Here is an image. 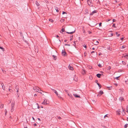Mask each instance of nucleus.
<instances>
[{
    "instance_id": "obj_1",
    "label": "nucleus",
    "mask_w": 128,
    "mask_h": 128,
    "mask_svg": "<svg viewBox=\"0 0 128 128\" xmlns=\"http://www.w3.org/2000/svg\"><path fill=\"white\" fill-rule=\"evenodd\" d=\"M33 89L35 90L36 91L38 92V91H39L40 90V88H39L38 87L34 86V87L33 88Z\"/></svg>"
},
{
    "instance_id": "obj_2",
    "label": "nucleus",
    "mask_w": 128,
    "mask_h": 128,
    "mask_svg": "<svg viewBox=\"0 0 128 128\" xmlns=\"http://www.w3.org/2000/svg\"><path fill=\"white\" fill-rule=\"evenodd\" d=\"M88 4L91 6H92L93 4L92 3V1L91 0H88L87 1Z\"/></svg>"
},
{
    "instance_id": "obj_3",
    "label": "nucleus",
    "mask_w": 128,
    "mask_h": 128,
    "mask_svg": "<svg viewBox=\"0 0 128 128\" xmlns=\"http://www.w3.org/2000/svg\"><path fill=\"white\" fill-rule=\"evenodd\" d=\"M51 90H52L53 91H54V92L56 94L57 96H58V97H59V96L60 95L59 94H58V93L55 90L52 89V88H51Z\"/></svg>"
},
{
    "instance_id": "obj_4",
    "label": "nucleus",
    "mask_w": 128,
    "mask_h": 128,
    "mask_svg": "<svg viewBox=\"0 0 128 128\" xmlns=\"http://www.w3.org/2000/svg\"><path fill=\"white\" fill-rule=\"evenodd\" d=\"M98 96H100L103 93V91L101 90L98 93Z\"/></svg>"
},
{
    "instance_id": "obj_5",
    "label": "nucleus",
    "mask_w": 128,
    "mask_h": 128,
    "mask_svg": "<svg viewBox=\"0 0 128 128\" xmlns=\"http://www.w3.org/2000/svg\"><path fill=\"white\" fill-rule=\"evenodd\" d=\"M62 55L64 56H65L66 54V52L64 50L63 51V50H62Z\"/></svg>"
},
{
    "instance_id": "obj_6",
    "label": "nucleus",
    "mask_w": 128,
    "mask_h": 128,
    "mask_svg": "<svg viewBox=\"0 0 128 128\" xmlns=\"http://www.w3.org/2000/svg\"><path fill=\"white\" fill-rule=\"evenodd\" d=\"M67 93L68 95L70 97V98L72 99L73 100L74 98L72 95L70 94H69L68 93V92Z\"/></svg>"
},
{
    "instance_id": "obj_7",
    "label": "nucleus",
    "mask_w": 128,
    "mask_h": 128,
    "mask_svg": "<svg viewBox=\"0 0 128 128\" xmlns=\"http://www.w3.org/2000/svg\"><path fill=\"white\" fill-rule=\"evenodd\" d=\"M97 11L96 10H94V11H92L91 13L90 14V15H92L96 13L97 12Z\"/></svg>"
},
{
    "instance_id": "obj_8",
    "label": "nucleus",
    "mask_w": 128,
    "mask_h": 128,
    "mask_svg": "<svg viewBox=\"0 0 128 128\" xmlns=\"http://www.w3.org/2000/svg\"><path fill=\"white\" fill-rule=\"evenodd\" d=\"M1 85L2 86V88L3 89V90H5V87L4 86V85L3 84V83H1Z\"/></svg>"
},
{
    "instance_id": "obj_9",
    "label": "nucleus",
    "mask_w": 128,
    "mask_h": 128,
    "mask_svg": "<svg viewBox=\"0 0 128 128\" xmlns=\"http://www.w3.org/2000/svg\"><path fill=\"white\" fill-rule=\"evenodd\" d=\"M14 104H12V106H11V110L12 112V111L14 110H13V109L14 108Z\"/></svg>"
},
{
    "instance_id": "obj_10",
    "label": "nucleus",
    "mask_w": 128,
    "mask_h": 128,
    "mask_svg": "<svg viewBox=\"0 0 128 128\" xmlns=\"http://www.w3.org/2000/svg\"><path fill=\"white\" fill-rule=\"evenodd\" d=\"M117 114L118 115H120V110H118L117 111Z\"/></svg>"
},
{
    "instance_id": "obj_11",
    "label": "nucleus",
    "mask_w": 128,
    "mask_h": 128,
    "mask_svg": "<svg viewBox=\"0 0 128 128\" xmlns=\"http://www.w3.org/2000/svg\"><path fill=\"white\" fill-rule=\"evenodd\" d=\"M68 68L70 70H73V68L71 66H70V65H69Z\"/></svg>"
},
{
    "instance_id": "obj_12",
    "label": "nucleus",
    "mask_w": 128,
    "mask_h": 128,
    "mask_svg": "<svg viewBox=\"0 0 128 128\" xmlns=\"http://www.w3.org/2000/svg\"><path fill=\"white\" fill-rule=\"evenodd\" d=\"M73 95L76 98H80V96L76 94H74Z\"/></svg>"
},
{
    "instance_id": "obj_13",
    "label": "nucleus",
    "mask_w": 128,
    "mask_h": 128,
    "mask_svg": "<svg viewBox=\"0 0 128 128\" xmlns=\"http://www.w3.org/2000/svg\"><path fill=\"white\" fill-rule=\"evenodd\" d=\"M101 75L100 74H96V76L98 78H100V76H101Z\"/></svg>"
},
{
    "instance_id": "obj_14",
    "label": "nucleus",
    "mask_w": 128,
    "mask_h": 128,
    "mask_svg": "<svg viewBox=\"0 0 128 128\" xmlns=\"http://www.w3.org/2000/svg\"><path fill=\"white\" fill-rule=\"evenodd\" d=\"M42 104H48L46 103V100L45 101V100H44V101L42 103Z\"/></svg>"
},
{
    "instance_id": "obj_15",
    "label": "nucleus",
    "mask_w": 128,
    "mask_h": 128,
    "mask_svg": "<svg viewBox=\"0 0 128 128\" xmlns=\"http://www.w3.org/2000/svg\"><path fill=\"white\" fill-rule=\"evenodd\" d=\"M75 32V30H74V31H73L72 32H66V33L68 34H72L74 32Z\"/></svg>"
},
{
    "instance_id": "obj_16",
    "label": "nucleus",
    "mask_w": 128,
    "mask_h": 128,
    "mask_svg": "<svg viewBox=\"0 0 128 128\" xmlns=\"http://www.w3.org/2000/svg\"><path fill=\"white\" fill-rule=\"evenodd\" d=\"M122 114L123 115H124L125 114V112L124 110H123L122 111Z\"/></svg>"
},
{
    "instance_id": "obj_17",
    "label": "nucleus",
    "mask_w": 128,
    "mask_h": 128,
    "mask_svg": "<svg viewBox=\"0 0 128 128\" xmlns=\"http://www.w3.org/2000/svg\"><path fill=\"white\" fill-rule=\"evenodd\" d=\"M86 71L84 70H83V71L82 72V74H84L86 73Z\"/></svg>"
},
{
    "instance_id": "obj_18",
    "label": "nucleus",
    "mask_w": 128,
    "mask_h": 128,
    "mask_svg": "<svg viewBox=\"0 0 128 128\" xmlns=\"http://www.w3.org/2000/svg\"><path fill=\"white\" fill-rule=\"evenodd\" d=\"M108 90H110L112 89V86H111L110 87H108Z\"/></svg>"
},
{
    "instance_id": "obj_19",
    "label": "nucleus",
    "mask_w": 128,
    "mask_h": 128,
    "mask_svg": "<svg viewBox=\"0 0 128 128\" xmlns=\"http://www.w3.org/2000/svg\"><path fill=\"white\" fill-rule=\"evenodd\" d=\"M74 80L76 81H78V79L76 78V77L75 76L74 78Z\"/></svg>"
},
{
    "instance_id": "obj_20",
    "label": "nucleus",
    "mask_w": 128,
    "mask_h": 128,
    "mask_svg": "<svg viewBox=\"0 0 128 128\" xmlns=\"http://www.w3.org/2000/svg\"><path fill=\"white\" fill-rule=\"evenodd\" d=\"M36 4L37 6H38L40 5L39 3L37 1L36 2Z\"/></svg>"
},
{
    "instance_id": "obj_21",
    "label": "nucleus",
    "mask_w": 128,
    "mask_h": 128,
    "mask_svg": "<svg viewBox=\"0 0 128 128\" xmlns=\"http://www.w3.org/2000/svg\"><path fill=\"white\" fill-rule=\"evenodd\" d=\"M4 108V104H1L0 106V108Z\"/></svg>"
},
{
    "instance_id": "obj_22",
    "label": "nucleus",
    "mask_w": 128,
    "mask_h": 128,
    "mask_svg": "<svg viewBox=\"0 0 128 128\" xmlns=\"http://www.w3.org/2000/svg\"><path fill=\"white\" fill-rule=\"evenodd\" d=\"M9 86V88L8 89V90L10 92H11V91H12V90H11L10 86Z\"/></svg>"
},
{
    "instance_id": "obj_23",
    "label": "nucleus",
    "mask_w": 128,
    "mask_h": 128,
    "mask_svg": "<svg viewBox=\"0 0 128 128\" xmlns=\"http://www.w3.org/2000/svg\"><path fill=\"white\" fill-rule=\"evenodd\" d=\"M97 84L98 85V86L99 87V88H101V85H100L98 83H97Z\"/></svg>"
},
{
    "instance_id": "obj_24",
    "label": "nucleus",
    "mask_w": 128,
    "mask_h": 128,
    "mask_svg": "<svg viewBox=\"0 0 128 128\" xmlns=\"http://www.w3.org/2000/svg\"><path fill=\"white\" fill-rule=\"evenodd\" d=\"M124 99V98L122 97H121L120 98L119 100H122Z\"/></svg>"
},
{
    "instance_id": "obj_25",
    "label": "nucleus",
    "mask_w": 128,
    "mask_h": 128,
    "mask_svg": "<svg viewBox=\"0 0 128 128\" xmlns=\"http://www.w3.org/2000/svg\"><path fill=\"white\" fill-rule=\"evenodd\" d=\"M128 124H125L124 126V128H126L128 126Z\"/></svg>"
},
{
    "instance_id": "obj_26",
    "label": "nucleus",
    "mask_w": 128,
    "mask_h": 128,
    "mask_svg": "<svg viewBox=\"0 0 128 128\" xmlns=\"http://www.w3.org/2000/svg\"><path fill=\"white\" fill-rule=\"evenodd\" d=\"M99 43V42H98V41H96V42H95V43L94 44V45H97Z\"/></svg>"
},
{
    "instance_id": "obj_27",
    "label": "nucleus",
    "mask_w": 128,
    "mask_h": 128,
    "mask_svg": "<svg viewBox=\"0 0 128 128\" xmlns=\"http://www.w3.org/2000/svg\"><path fill=\"white\" fill-rule=\"evenodd\" d=\"M115 34L118 36H119L120 35V34H118L117 32H116Z\"/></svg>"
},
{
    "instance_id": "obj_28",
    "label": "nucleus",
    "mask_w": 128,
    "mask_h": 128,
    "mask_svg": "<svg viewBox=\"0 0 128 128\" xmlns=\"http://www.w3.org/2000/svg\"><path fill=\"white\" fill-rule=\"evenodd\" d=\"M98 66L100 67H102V65L100 64H98Z\"/></svg>"
},
{
    "instance_id": "obj_29",
    "label": "nucleus",
    "mask_w": 128,
    "mask_h": 128,
    "mask_svg": "<svg viewBox=\"0 0 128 128\" xmlns=\"http://www.w3.org/2000/svg\"><path fill=\"white\" fill-rule=\"evenodd\" d=\"M36 104V106H38V109H39L40 108V107L38 106V104Z\"/></svg>"
},
{
    "instance_id": "obj_30",
    "label": "nucleus",
    "mask_w": 128,
    "mask_h": 128,
    "mask_svg": "<svg viewBox=\"0 0 128 128\" xmlns=\"http://www.w3.org/2000/svg\"><path fill=\"white\" fill-rule=\"evenodd\" d=\"M49 20L50 21L52 22H54V20L52 19H50Z\"/></svg>"
},
{
    "instance_id": "obj_31",
    "label": "nucleus",
    "mask_w": 128,
    "mask_h": 128,
    "mask_svg": "<svg viewBox=\"0 0 128 128\" xmlns=\"http://www.w3.org/2000/svg\"><path fill=\"white\" fill-rule=\"evenodd\" d=\"M5 115L6 116V114L7 113V110L6 109L5 110Z\"/></svg>"
},
{
    "instance_id": "obj_32",
    "label": "nucleus",
    "mask_w": 128,
    "mask_h": 128,
    "mask_svg": "<svg viewBox=\"0 0 128 128\" xmlns=\"http://www.w3.org/2000/svg\"><path fill=\"white\" fill-rule=\"evenodd\" d=\"M52 56L54 58V59H55V60H56V56L54 55H53Z\"/></svg>"
},
{
    "instance_id": "obj_33",
    "label": "nucleus",
    "mask_w": 128,
    "mask_h": 128,
    "mask_svg": "<svg viewBox=\"0 0 128 128\" xmlns=\"http://www.w3.org/2000/svg\"><path fill=\"white\" fill-rule=\"evenodd\" d=\"M0 48L3 51H4V48L0 46Z\"/></svg>"
},
{
    "instance_id": "obj_34",
    "label": "nucleus",
    "mask_w": 128,
    "mask_h": 128,
    "mask_svg": "<svg viewBox=\"0 0 128 128\" xmlns=\"http://www.w3.org/2000/svg\"><path fill=\"white\" fill-rule=\"evenodd\" d=\"M112 26V27H114L116 28V27L115 26V24H113Z\"/></svg>"
},
{
    "instance_id": "obj_35",
    "label": "nucleus",
    "mask_w": 128,
    "mask_h": 128,
    "mask_svg": "<svg viewBox=\"0 0 128 128\" xmlns=\"http://www.w3.org/2000/svg\"><path fill=\"white\" fill-rule=\"evenodd\" d=\"M61 30L62 31V32H63L64 31V28H62V29Z\"/></svg>"
},
{
    "instance_id": "obj_36",
    "label": "nucleus",
    "mask_w": 128,
    "mask_h": 128,
    "mask_svg": "<svg viewBox=\"0 0 128 128\" xmlns=\"http://www.w3.org/2000/svg\"><path fill=\"white\" fill-rule=\"evenodd\" d=\"M111 68L110 66H109L108 67V70H110Z\"/></svg>"
},
{
    "instance_id": "obj_37",
    "label": "nucleus",
    "mask_w": 128,
    "mask_h": 128,
    "mask_svg": "<svg viewBox=\"0 0 128 128\" xmlns=\"http://www.w3.org/2000/svg\"><path fill=\"white\" fill-rule=\"evenodd\" d=\"M85 12H86V13H88V10H87V9L86 10H85Z\"/></svg>"
},
{
    "instance_id": "obj_38",
    "label": "nucleus",
    "mask_w": 128,
    "mask_h": 128,
    "mask_svg": "<svg viewBox=\"0 0 128 128\" xmlns=\"http://www.w3.org/2000/svg\"><path fill=\"white\" fill-rule=\"evenodd\" d=\"M55 10H56L57 12H59V10H58V9H56V8L55 9Z\"/></svg>"
},
{
    "instance_id": "obj_39",
    "label": "nucleus",
    "mask_w": 128,
    "mask_h": 128,
    "mask_svg": "<svg viewBox=\"0 0 128 128\" xmlns=\"http://www.w3.org/2000/svg\"><path fill=\"white\" fill-rule=\"evenodd\" d=\"M124 56L126 58V56H128V54L127 55L126 54L124 55Z\"/></svg>"
},
{
    "instance_id": "obj_40",
    "label": "nucleus",
    "mask_w": 128,
    "mask_h": 128,
    "mask_svg": "<svg viewBox=\"0 0 128 128\" xmlns=\"http://www.w3.org/2000/svg\"><path fill=\"white\" fill-rule=\"evenodd\" d=\"M126 47V46H123L122 47V48H124Z\"/></svg>"
},
{
    "instance_id": "obj_41",
    "label": "nucleus",
    "mask_w": 128,
    "mask_h": 128,
    "mask_svg": "<svg viewBox=\"0 0 128 128\" xmlns=\"http://www.w3.org/2000/svg\"><path fill=\"white\" fill-rule=\"evenodd\" d=\"M106 117H108V114H106V115L104 116V118H105Z\"/></svg>"
},
{
    "instance_id": "obj_42",
    "label": "nucleus",
    "mask_w": 128,
    "mask_h": 128,
    "mask_svg": "<svg viewBox=\"0 0 128 128\" xmlns=\"http://www.w3.org/2000/svg\"><path fill=\"white\" fill-rule=\"evenodd\" d=\"M18 86H16V87H15V88L16 89V90H17L18 89Z\"/></svg>"
},
{
    "instance_id": "obj_43",
    "label": "nucleus",
    "mask_w": 128,
    "mask_h": 128,
    "mask_svg": "<svg viewBox=\"0 0 128 128\" xmlns=\"http://www.w3.org/2000/svg\"><path fill=\"white\" fill-rule=\"evenodd\" d=\"M102 24V23L101 22H100V23H99V26H101Z\"/></svg>"
},
{
    "instance_id": "obj_44",
    "label": "nucleus",
    "mask_w": 128,
    "mask_h": 128,
    "mask_svg": "<svg viewBox=\"0 0 128 128\" xmlns=\"http://www.w3.org/2000/svg\"><path fill=\"white\" fill-rule=\"evenodd\" d=\"M76 45V44L75 42L74 41V44H73V45L75 46Z\"/></svg>"
},
{
    "instance_id": "obj_45",
    "label": "nucleus",
    "mask_w": 128,
    "mask_h": 128,
    "mask_svg": "<svg viewBox=\"0 0 128 128\" xmlns=\"http://www.w3.org/2000/svg\"><path fill=\"white\" fill-rule=\"evenodd\" d=\"M120 76H118V77H116L115 78L116 79H117V80H118V78L120 77Z\"/></svg>"
},
{
    "instance_id": "obj_46",
    "label": "nucleus",
    "mask_w": 128,
    "mask_h": 128,
    "mask_svg": "<svg viewBox=\"0 0 128 128\" xmlns=\"http://www.w3.org/2000/svg\"><path fill=\"white\" fill-rule=\"evenodd\" d=\"M65 46H70V44H66L65 45Z\"/></svg>"
},
{
    "instance_id": "obj_47",
    "label": "nucleus",
    "mask_w": 128,
    "mask_h": 128,
    "mask_svg": "<svg viewBox=\"0 0 128 128\" xmlns=\"http://www.w3.org/2000/svg\"><path fill=\"white\" fill-rule=\"evenodd\" d=\"M58 118L59 119H61V118L60 116L58 117Z\"/></svg>"
},
{
    "instance_id": "obj_48",
    "label": "nucleus",
    "mask_w": 128,
    "mask_h": 128,
    "mask_svg": "<svg viewBox=\"0 0 128 128\" xmlns=\"http://www.w3.org/2000/svg\"><path fill=\"white\" fill-rule=\"evenodd\" d=\"M83 46L85 48H86V45H83Z\"/></svg>"
},
{
    "instance_id": "obj_49",
    "label": "nucleus",
    "mask_w": 128,
    "mask_h": 128,
    "mask_svg": "<svg viewBox=\"0 0 128 128\" xmlns=\"http://www.w3.org/2000/svg\"><path fill=\"white\" fill-rule=\"evenodd\" d=\"M126 112H128V107L126 108Z\"/></svg>"
},
{
    "instance_id": "obj_50",
    "label": "nucleus",
    "mask_w": 128,
    "mask_h": 128,
    "mask_svg": "<svg viewBox=\"0 0 128 128\" xmlns=\"http://www.w3.org/2000/svg\"><path fill=\"white\" fill-rule=\"evenodd\" d=\"M36 124H34V126H36Z\"/></svg>"
},
{
    "instance_id": "obj_51",
    "label": "nucleus",
    "mask_w": 128,
    "mask_h": 128,
    "mask_svg": "<svg viewBox=\"0 0 128 128\" xmlns=\"http://www.w3.org/2000/svg\"><path fill=\"white\" fill-rule=\"evenodd\" d=\"M66 14V13L65 12H63V11L62 12V14Z\"/></svg>"
},
{
    "instance_id": "obj_52",
    "label": "nucleus",
    "mask_w": 128,
    "mask_h": 128,
    "mask_svg": "<svg viewBox=\"0 0 128 128\" xmlns=\"http://www.w3.org/2000/svg\"><path fill=\"white\" fill-rule=\"evenodd\" d=\"M89 78L90 79V80H91L92 79V77H89Z\"/></svg>"
},
{
    "instance_id": "obj_53",
    "label": "nucleus",
    "mask_w": 128,
    "mask_h": 128,
    "mask_svg": "<svg viewBox=\"0 0 128 128\" xmlns=\"http://www.w3.org/2000/svg\"><path fill=\"white\" fill-rule=\"evenodd\" d=\"M113 22H114L116 21L114 19H113L112 20Z\"/></svg>"
},
{
    "instance_id": "obj_54",
    "label": "nucleus",
    "mask_w": 128,
    "mask_h": 128,
    "mask_svg": "<svg viewBox=\"0 0 128 128\" xmlns=\"http://www.w3.org/2000/svg\"><path fill=\"white\" fill-rule=\"evenodd\" d=\"M122 64H124L125 63L124 62V61H122Z\"/></svg>"
},
{
    "instance_id": "obj_55",
    "label": "nucleus",
    "mask_w": 128,
    "mask_h": 128,
    "mask_svg": "<svg viewBox=\"0 0 128 128\" xmlns=\"http://www.w3.org/2000/svg\"><path fill=\"white\" fill-rule=\"evenodd\" d=\"M64 91L66 92H68V90H66V89H65L64 90Z\"/></svg>"
},
{
    "instance_id": "obj_56",
    "label": "nucleus",
    "mask_w": 128,
    "mask_h": 128,
    "mask_svg": "<svg viewBox=\"0 0 128 128\" xmlns=\"http://www.w3.org/2000/svg\"><path fill=\"white\" fill-rule=\"evenodd\" d=\"M37 96V94H34V96Z\"/></svg>"
},
{
    "instance_id": "obj_57",
    "label": "nucleus",
    "mask_w": 128,
    "mask_h": 128,
    "mask_svg": "<svg viewBox=\"0 0 128 128\" xmlns=\"http://www.w3.org/2000/svg\"><path fill=\"white\" fill-rule=\"evenodd\" d=\"M114 84L116 85V86H118V84Z\"/></svg>"
},
{
    "instance_id": "obj_58",
    "label": "nucleus",
    "mask_w": 128,
    "mask_h": 128,
    "mask_svg": "<svg viewBox=\"0 0 128 128\" xmlns=\"http://www.w3.org/2000/svg\"><path fill=\"white\" fill-rule=\"evenodd\" d=\"M94 52H94V51H92V52H91V54H92V53H94Z\"/></svg>"
},
{
    "instance_id": "obj_59",
    "label": "nucleus",
    "mask_w": 128,
    "mask_h": 128,
    "mask_svg": "<svg viewBox=\"0 0 128 128\" xmlns=\"http://www.w3.org/2000/svg\"><path fill=\"white\" fill-rule=\"evenodd\" d=\"M113 35V34H112V33H111V35L110 36H112Z\"/></svg>"
},
{
    "instance_id": "obj_60",
    "label": "nucleus",
    "mask_w": 128,
    "mask_h": 128,
    "mask_svg": "<svg viewBox=\"0 0 128 128\" xmlns=\"http://www.w3.org/2000/svg\"><path fill=\"white\" fill-rule=\"evenodd\" d=\"M124 38H121V39L122 40H123Z\"/></svg>"
},
{
    "instance_id": "obj_61",
    "label": "nucleus",
    "mask_w": 128,
    "mask_h": 128,
    "mask_svg": "<svg viewBox=\"0 0 128 128\" xmlns=\"http://www.w3.org/2000/svg\"><path fill=\"white\" fill-rule=\"evenodd\" d=\"M126 58L127 59H128V56H126Z\"/></svg>"
},
{
    "instance_id": "obj_62",
    "label": "nucleus",
    "mask_w": 128,
    "mask_h": 128,
    "mask_svg": "<svg viewBox=\"0 0 128 128\" xmlns=\"http://www.w3.org/2000/svg\"><path fill=\"white\" fill-rule=\"evenodd\" d=\"M122 4H121V3H120V4H119V6H121Z\"/></svg>"
},
{
    "instance_id": "obj_63",
    "label": "nucleus",
    "mask_w": 128,
    "mask_h": 128,
    "mask_svg": "<svg viewBox=\"0 0 128 128\" xmlns=\"http://www.w3.org/2000/svg\"><path fill=\"white\" fill-rule=\"evenodd\" d=\"M56 37L57 38H58V37H59V36L58 35H56Z\"/></svg>"
},
{
    "instance_id": "obj_64",
    "label": "nucleus",
    "mask_w": 128,
    "mask_h": 128,
    "mask_svg": "<svg viewBox=\"0 0 128 128\" xmlns=\"http://www.w3.org/2000/svg\"><path fill=\"white\" fill-rule=\"evenodd\" d=\"M38 120H39V121H40V118H38Z\"/></svg>"
}]
</instances>
